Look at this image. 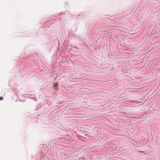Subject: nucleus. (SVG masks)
Here are the masks:
<instances>
[{"label":"nucleus","instance_id":"f257e3e1","mask_svg":"<svg viewBox=\"0 0 160 160\" xmlns=\"http://www.w3.org/2000/svg\"><path fill=\"white\" fill-rule=\"evenodd\" d=\"M3 99V98L2 97H0V100H2Z\"/></svg>","mask_w":160,"mask_h":160},{"label":"nucleus","instance_id":"f03ea898","mask_svg":"<svg viewBox=\"0 0 160 160\" xmlns=\"http://www.w3.org/2000/svg\"><path fill=\"white\" fill-rule=\"evenodd\" d=\"M55 85L56 86H57V84H55Z\"/></svg>","mask_w":160,"mask_h":160}]
</instances>
